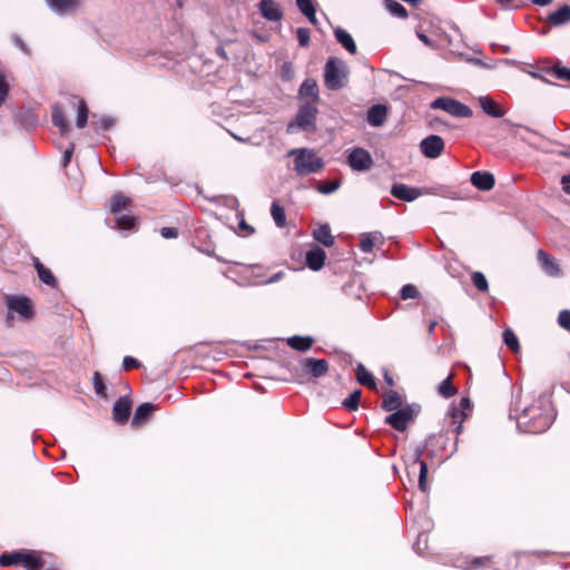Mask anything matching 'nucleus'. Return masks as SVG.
<instances>
[{"mask_svg":"<svg viewBox=\"0 0 570 570\" xmlns=\"http://www.w3.org/2000/svg\"><path fill=\"white\" fill-rule=\"evenodd\" d=\"M517 426L525 433H542L552 423L551 402L547 396L540 395L531 405L525 406L515 416Z\"/></svg>","mask_w":570,"mask_h":570,"instance_id":"f257e3e1","label":"nucleus"},{"mask_svg":"<svg viewBox=\"0 0 570 570\" xmlns=\"http://www.w3.org/2000/svg\"><path fill=\"white\" fill-rule=\"evenodd\" d=\"M287 156L293 157V169L302 177L317 174L324 167V160L312 148H294L287 153Z\"/></svg>","mask_w":570,"mask_h":570,"instance_id":"f03ea898","label":"nucleus"},{"mask_svg":"<svg viewBox=\"0 0 570 570\" xmlns=\"http://www.w3.org/2000/svg\"><path fill=\"white\" fill-rule=\"evenodd\" d=\"M350 68L347 63L336 57H330L324 67V85L327 89L336 91L348 85Z\"/></svg>","mask_w":570,"mask_h":570,"instance_id":"7ed1b4c3","label":"nucleus"},{"mask_svg":"<svg viewBox=\"0 0 570 570\" xmlns=\"http://www.w3.org/2000/svg\"><path fill=\"white\" fill-rule=\"evenodd\" d=\"M317 108L312 104L301 106L296 119L287 126V132H294L295 128L314 131L316 129Z\"/></svg>","mask_w":570,"mask_h":570,"instance_id":"20e7f679","label":"nucleus"},{"mask_svg":"<svg viewBox=\"0 0 570 570\" xmlns=\"http://www.w3.org/2000/svg\"><path fill=\"white\" fill-rule=\"evenodd\" d=\"M7 308L13 312L23 321H29L33 317V305L29 297L24 295H6L4 296Z\"/></svg>","mask_w":570,"mask_h":570,"instance_id":"39448f33","label":"nucleus"},{"mask_svg":"<svg viewBox=\"0 0 570 570\" xmlns=\"http://www.w3.org/2000/svg\"><path fill=\"white\" fill-rule=\"evenodd\" d=\"M431 109H441L451 116L468 118L472 116V110L459 100L449 97H439L434 99Z\"/></svg>","mask_w":570,"mask_h":570,"instance_id":"423d86ee","label":"nucleus"},{"mask_svg":"<svg viewBox=\"0 0 570 570\" xmlns=\"http://www.w3.org/2000/svg\"><path fill=\"white\" fill-rule=\"evenodd\" d=\"M391 194L397 199L404 202H413L422 195L433 194L431 188L411 187L402 183L394 184L391 188Z\"/></svg>","mask_w":570,"mask_h":570,"instance_id":"0eeeda50","label":"nucleus"},{"mask_svg":"<svg viewBox=\"0 0 570 570\" xmlns=\"http://www.w3.org/2000/svg\"><path fill=\"white\" fill-rule=\"evenodd\" d=\"M347 164L353 170L366 171L372 168L373 158L367 150L354 148L348 154Z\"/></svg>","mask_w":570,"mask_h":570,"instance_id":"6e6552de","label":"nucleus"},{"mask_svg":"<svg viewBox=\"0 0 570 570\" xmlns=\"http://www.w3.org/2000/svg\"><path fill=\"white\" fill-rule=\"evenodd\" d=\"M445 144L441 136L430 135L420 142L421 153L430 159L440 157L444 150Z\"/></svg>","mask_w":570,"mask_h":570,"instance_id":"1a4fd4ad","label":"nucleus"},{"mask_svg":"<svg viewBox=\"0 0 570 570\" xmlns=\"http://www.w3.org/2000/svg\"><path fill=\"white\" fill-rule=\"evenodd\" d=\"M414 416V410L411 406H405L386 416L385 422L395 430L403 432Z\"/></svg>","mask_w":570,"mask_h":570,"instance_id":"9d476101","label":"nucleus"},{"mask_svg":"<svg viewBox=\"0 0 570 570\" xmlns=\"http://www.w3.org/2000/svg\"><path fill=\"white\" fill-rule=\"evenodd\" d=\"M469 406L470 400L468 397H462L458 406H451L448 411V415L450 417V425L452 426V430L456 435H459L462 432V423L466 417L464 410L468 409Z\"/></svg>","mask_w":570,"mask_h":570,"instance_id":"9b49d317","label":"nucleus"},{"mask_svg":"<svg viewBox=\"0 0 570 570\" xmlns=\"http://www.w3.org/2000/svg\"><path fill=\"white\" fill-rule=\"evenodd\" d=\"M303 372L314 379L324 376L328 371V362L323 358L306 357L301 361Z\"/></svg>","mask_w":570,"mask_h":570,"instance_id":"f8f14e48","label":"nucleus"},{"mask_svg":"<svg viewBox=\"0 0 570 570\" xmlns=\"http://www.w3.org/2000/svg\"><path fill=\"white\" fill-rule=\"evenodd\" d=\"M538 262L542 268V271L551 276V277H560L562 275V269L558 263V261L543 249H539L537 253Z\"/></svg>","mask_w":570,"mask_h":570,"instance_id":"ddd939ff","label":"nucleus"},{"mask_svg":"<svg viewBox=\"0 0 570 570\" xmlns=\"http://www.w3.org/2000/svg\"><path fill=\"white\" fill-rule=\"evenodd\" d=\"M51 11L58 16H65L75 12L80 2L78 0H45Z\"/></svg>","mask_w":570,"mask_h":570,"instance_id":"4468645a","label":"nucleus"},{"mask_svg":"<svg viewBox=\"0 0 570 570\" xmlns=\"http://www.w3.org/2000/svg\"><path fill=\"white\" fill-rule=\"evenodd\" d=\"M261 14L268 21H279L283 18V11L274 0H261L259 4Z\"/></svg>","mask_w":570,"mask_h":570,"instance_id":"2eb2a0df","label":"nucleus"},{"mask_svg":"<svg viewBox=\"0 0 570 570\" xmlns=\"http://www.w3.org/2000/svg\"><path fill=\"white\" fill-rule=\"evenodd\" d=\"M131 403L126 396L119 397L112 409L114 420L118 423H125L130 415Z\"/></svg>","mask_w":570,"mask_h":570,"instance_id":"dca6fc26","label":"nucleus"},{"mask_svg":"<svg viewBox=\"0 0 570 570\" xmlns=\"http://www.w3.org/2000/svg\"><path fill=\"white\" fill-rule=\"evenodd\" d=\"M471 183L480 190L488 191L494 186V176L488 171H474L471 175Z\"/></svg>","mask_w":570,"mask_h":570,"instance_id":"f3484780","label":"nucleus"},{"mask_svg":"<svg viewBox=\"0 0 570 570\" xmlns=\"http://www.w3.org/2000/svg\"><path fill=\"white\" fill-rule=\"evenodd\" d=\"M423 451L421 449H417L415 452V458L411 465L407 466V470L414 469L416 464L420 465L419 471V488L422 492L428 491V483H426V475H428V463L423 460H421Z\"/></svg>","mask_w":570,"mask_h":570,"instance_id":"a211bd4d","label":"nucleus"},{"mask_svg":"<svg viewBox=\"0 0 570 570\" xmlns=\"http://www.w3.org/2000/svg\"><path fill=\"white\" fill-rule=\"evenodd\" d=\"M387 109L383 105L372 106L366 115V120L371 126L379 127L386 120Z\"/></svg>","mask_w":570,"mask_h":570,"instance_id":"6ab92c4d","label":"nucleus"},{"mask_svg":"<svg viewBox=\"0 0 570 570\" xmlns=\"http://www.w3.org/2000/svg\"><path fill=\"white\" fill-rule=\"evenodd\" d=\"M481 109L489 116L501 118L504 115L503 109L489 96H481L478 99Z\"/></svg>","mask_w":570,"mask_h":570,"instance_id":"aec40b11","label":"nucleus"},{"mask_svg":"<svg viewBox=\"0 0 570 570\" xmlns=\"http://www.w3.org/2000/svg\"><path fill=\"white\" fill-rule=\"evenodd\" d=\"M326 254L322 248H314L306 253V265L312 271H320L325 263Z\"/></svg>","mask_w":570,"mask_h":570,"instance_id":"412c9836","label":"nucleus"},{"mask_svg":"<svg viewBox=\"0 0 570 570\" xmlns=\"http://www.w3.org/2000/svg\"><path fill=\"white\" fill-rule=\"evenodd\" d=\"M335 38L338 43H341L350 53H356V45L352 36L341 27L335 28L334 30Z\"/></svg>","mask_w":570,"mask_h":570,"instance_id":"4be33fe9","label":"nucleus"},{"mask_svg":"<svg viewBox=\"0 0 570 570\" xmlns=\"http://www.w3.org/2000/svg\"><path fill=\"white\" fill-rule=\"evenodd\" d=\"M548 20L552 26H561L570 21V6L563 4L558 10L548 16Z\"/></svg>","mask_w":570,"mask_h":570,"instance_id":"5701e85b","label":"nucleus"},{"mask_svg":"<svg viewBox=\"0 0 570 570\" xmlns=\"http://www.w3.org/2000/svg\"><path fill=\"white\" fill-rule=\"evenodd\" d=\"M299 97L312 98L313 101L318 99V86L312 78H307L303 81L298 90Z\"/></svg>","mask_w":570,"mask_h":570,"instance_id":"b1692460","label":"nucleus"},{"mask_svg":"<svg viewBox=\"0 0 570 570\" xmlns=\"http://www.w3.org/2000/svg\"><path fill=\"white\" fill-rule=\"evenodd\" d=\"M356 380L360 384L367 386L372 390L376 389V382L372 375L371 372L366 370V367L363 364H357L356 366Z\"/></svg>","mask_w":570,"mask_h":570,"instance_id":"393cba45","label":"nucleus"},{"mask_svg":"<svg viewBox=\"0 0 570 570\" xmlns=\"http://www.w3.org/2000/svg\"><path fill=\"white\" fill-rule=\"evenodd\" d=\"M154 410L153 404L150 403H142L140 404L134 414L132 417V425H139L148 420V417L151 415Z\"/></svg>","mask_w":570,"mask_h":570,"instance_id":"a878e982","label":"nucleus"},{"mask_svg":"<svg viewBox=\"0 0 570 570\" xmlns=\"http://www.w3.org/2000/svg\"><path fill=\"white\" fill-rule=\"evenodd\" d=\"M52 124L59 128L61 134H66L69 130V124L65 117L62 109L59 106H55L51 112Z\"/></svg>","mask_w":570,"mask_h":570,"instance_id":"bb28decb","label":"nucleus"},{"mask_svg":"<svg viewBox=\"0 0 570 570\" xmlns=\"http://www.w3.org/2000/svg\"><path fill=\"white\" fill-rule=\"evenodd\" d=\"M35 267L38 273V277L42 283L51 287L57 286V281L49 268L43 266V264H41L39 261H36Z\"/></svg>","mask_w":570,"mask_h":570,"instance_id":"cd10ccee","label":"nucleus"},{"mask_svg":"<svg viewBox=\"0 0 570 570\" xmlns=\"http://www.w3.org/2000/svg\"><path fill=\"white\" fill-rule=\"evenodd\" d=\"M288 346L296 351H307L313 345V338L309 336H292L287 340Z\"/></svg>","mask_w":570,"mask_h":570,"instance_id":"c85d7f7f","label":"nucleus"},{"mask_svg":"<svg viewBox=\"0 0 570 570\" xmlns=\"http://www.w3.org/2000/svg\"><path fill=\"white\" fill-rule=\"evenodd\" d=\"M314 238L326 247H331L334 244V237L331 234V229L327 225L320 226L314 230Z\"/></svg>","mask_w":570,"mask_h":570,"instance_id":"c756f323","label":"nucleus"},{"mask_svg":"<svg viewBox=\"0 0 570 570\" xmlns=\"http://www.w3.org/2000/svg\"><path fill=\"white\" fill-rule=\"evenodd\" d=\"M401 404V396L396 392L390 391L387 394L384 395L382 407L385 411H397L400 410Z\"/></svg>","mask_w":570,"mask_h":570,"instance_id":"7c9ffc66","label":"nucleus"},{"mask_svg":"<svg viewBox=\"0 0 570 570\" xmlns=\"http://www.w3.org/2000/svg\"><path fill=\"white\" fill-rule=\"evenodd\" d=\"M383 6L394 17H397V18H406L407 17L406 9L396 0H384Z\"/></svg>","mask_w":570,"mask_h":570,"instance_id":"2f4dec72","label":"nucleus"},{"mask_svg":"<svg viewBox=\"0 0 570 570\" xmlns=\"http://www.w3.org/2000/svg\"><path fill=\"white\" fill-rule=\"evenodd\" d=\"M130 205V199L121 194H117L111 198V213L119 215L121 210L127 209Z\"/></svg>","mask_w":570,"mask_h":570,"instance_id":"473e14b6","label":"nucleus"},{"mask_svg":"<svg viewBox=\"0 0 570 570\" xmlns=\"http://www.w3.org/2000/svg\"><path fill=\"white\" fill-rule=\"evenodd\" d=\"M21 564L27 570H39L43 566V561L36 554L23 553L21 558Z\"/></svg>","mask_w":570,"mask_h":570,"instance_id":"72a5a7b5","label":"nucleus"},{"mask_svg":"<svg viewBox=\"0 0 570 570\" xmlns=\"http://www.w3.org/2000/svg\"><path fill=\"white\" fill-rule=\"evenodd\" d=\"M116 225L119 229L130 230L136 227L137 219L130 215H116Z\"/></svg>","mask_w":570,"mask_h":570,"instance_id":"f704fd0d","label":"nucleus"},{"mask_svg":"<svg viewBox=\"0 0 570 570\" xmlns=\"http://www.w3.org/2000/svg\"><path fill=\"white\" fill-rule=\"evenodd\" d=\"M271 215L278 227H284L286 222L285 210L277 203H273L271 207Z\"/></svg>","mask_w":570,"mask_h":570,"instance_id":"c9c22d12","label":"nucleus"},{"mask_svg":"<svg viewBox=\"0 0 570 570\" xmlns=\"http://www.w3.org/2000/svg\"><path fill=\"white\" fill-rule=\"evenodd\" d=\"M503 342L512 352H519V340L511 328L504 330Z\"/></svg>","mask_w":570,"mask_h":570,"instance_id":"e433bc0d","label":"nucleus"},{"mask_svg":"<svg viewBox=\"0 0 570 570\" xmlns=\"http://www.w3.org/2000/svg\"><path fill=\"white\" fill-rule=\"evenodd\" d=\"M361 395H362V391L361 390H355L353 391L348 397H346L344 401H343V406L347 410V411H355L357 410L358 407V404H360V400H361Z\"/></svg>","mask_w":570,"mask_h":570,"instance_id":"4c0bfd02","label":"nucleus"},{"mask_svg":"<svg viewBox=\"0 0 570 570\" xmlns=\"http://www.w3.org/2000/svg\"><path fill=\"white\" fill-rule=\"evenodd\" d=\"M88 120V108L83 100L78 101L77 120L76 125L78 128H83Z\"/></svg>","mask_w":570,"mask_h":570,"instance_id":"58836bf2","label":"nucleus"},{"mask_svg":"<svg viewBox=\"0 0 570 570\" xmlns=\"http://www.w3.org/2000/svg\"><path fill=\"white\" fill-rule=\"evenodd\" d=\"M22 557H23V553H20V552L1 554L0 556V566L9 567V566L21 563Z\"/></svg>","mask_w":570,"mask_h":570,"instance_id":"ea45409f","label":"nucleus"},{"mask_svg":"<svg viewBox=\"0 0 570 570\" xmlns=\"http://www.w3.org/2000/svg\"><path fill=\"white\" fill-rule=\"evenodd\" d=\"M438 391L444 397L453 396L456 393V390L452 385L451 376H448L445 380L441 382Z\"/></svg>","mask_w":570,"mask_h":570,"instance_id":"a19ab883","label":"nucleus"},{"mask_svg":"<svg viewBox=\"0 0 570 570\" xmlns=\"http://www.w3.org/2000/svg\"><path fill=\"white\" fill-rule=\"evenodd\" d=\"M472 283L480 292H487L489 289L488 281L481 272H474L472 274Z\"/></svg>","mask_w":570,"mask_h":570,"instance_id":"79ce46f5","label":"nucleus"},{"mask_svg":"<svg viewBox=\"0 0 570 570\" xmlns=\"http://www.w3.org/2000/svg\"><path fill=\"white\" fill-rule=\"evenodd\" d=\"M374 247V237L372 234H362L360 239V249L363 253H371Z\"/></svg>","mask_w":570,"mask_h":570,"instance_id":"37998d69","label":"nucleus"},{"mask_svg":"<svg viewBox=\"0 0 570 570\" xmlns=\"http://www.w3.org/2000/svg\"><path fill=\"white\" fill-rule=\"evenodd\" d=\"M340 180L326 181L317 187V191L323 195H328L336 191L340 188Z\"/></svg>","mask_w":570,"mask_h":570,"instance_id":"c03bdc74","label":"nucleus"},{"mask_svg":"<svg viewBox=\"0 0 570 570\" xmlns=\"http://www.w3.org/2000/svg\"><path fill=\"white\" fill-rule=\"evenodd\" d=\"M402 299L417 298L420 293L417 288L412 284H406L401 288Z\"/></svg>","mask_w":570,"mask_h":570,"instance_id":"a18cd8bd","label":"nucleus"},{"mask_svg":"<svg viewBox=\"0 0 570 570\" xmlns=\"http://www.w3.org/2000/svg\"><path fill=\"white\" fill-rule=\"evenodd\" d=\"M552 73L560 80L570 81V68L556 65L552 67Z\"/></svg>","mask_w":570,"mask_h":570,"instance_id":"49530a36","label":"nucleus"},{"mask_svg":"<svg viewBox=\"0 0 570 570\" xmlns=\"http://www.w3.org/2000/svg\"><path fill=\"white\" fill-rule=\"evenodd\" d=\"M297 40L301 47H306L309 45L311 32L307 28H298L296 31Z\"/></svg>","mask_w":570,"mask_h":570,"instance_id":"de8ad7c7","label":"nucleus"},{"mask_svg":"<svg viewBox=\"0 0 570 570\" xmlns=\"http://www.w3.org/2000/svg\"><path fill=\"white\" fill-rule=\"evenodd\" d=\"M9 94V83L7 82L6 75L0 70V106L4 102Z\"/></svg>","mask_w":570,"mask_h":570,"instance_id":"09e8293b","label":"nucleus"},{"mask_svg":"<svg viewBox=\"0 0 570 570\" xmlns=\"http://www.w3.org/2000/svg\"><path fill=\"white\" fill-rule=\"evenodd\" d=\"M94 386L98 395L106 396V386L102 382L101 375L98 372L94 373Z\"/></svg>","mask_w":570,"mask_h":570,"instance_id":"8fccbe9b","label":"nucleus"},{"mask_svg":"<svg viewBox=\"0 0 570 570\" xmlns=\"http://www.w3.org/2000/svg\"><path fill=\"white\" fill-rule=\"evenodd\" d=\"M558 324L560 327L570 331V311L562 309L558 315Z\"/></svg>","mask_w":570,"mask_h":570,"instance_id":"3c124183","label":"nucleus"},{"mask_svg":"<svg viewBox=\"0 0 570 570\" xmlns=\"http://www.w3.org/2000/svg\"><path fill=\"white\" fill-rule=\"evenodd\" d=\"M296 6L302 14L316 9L314 0H296Z\"/></svg>","mask_w":570,"mask_h":570,"instance_id":"603ef678","label":"nucleus"},{"mask_svg":"<svg viewBox=\"0 0 570 570\" xmlns=\"http://www.w3.org/2000/svg\"><path fill=\"white\" fill-rule=\"evenodd\" d=\"M283 276H284L283 272H277L276 274H274L273 276H271L266 281H253V282H249L248 284L253 285V286H259V285H265V284H273V283H276L279 279H282Z\"/></svg>","mask_w":570,"mask_h":570,"instance_id":"864d4df0","label":"nucleus"},{"mask_svg":"<svg viewBox=\"0 0 570 570\" xmlns=\"http://www.w3.org/2000/svg\"><path fill=\"white\" fill-rule=\"evenodd\" d=\"M122 366L126 371H129L131 368H138L140 366V363L132 356H125L122 361Z\"/></svg>","mask_w":570,"mask_h":570,"instance_id":"5fc2aeb1","label":"nucleus"},{"mask_svg":"<svg viewBox=\"0 0 570 570\" xmlns=\"http://www.w3.org/2000/svg\"><path fill=\"white\" fill-rule=\"evenodd\" d=\"M160 235L164 238H176L178 236V229L175 227H163L160 229Z\"/></svg>","mask_w":570,"mask_h":570,"instance_id":"6e6d98bb","label":"nucleus"},{"mask_svg":"<svg viewBox=\"0 0 570 570\" xmlns=\"http://www.w3.org/2000/svg\"><path fill=\"white\" fill-rule=\"evenodd\" d=\"M12 40L14 42V45L24 53H29V48L27 47V45L24 43V41L18 37V36H13L12 37Z\"/></svg>","mask_w":570,"mask_h":570,"instance_id":"4d7b16f0","label":"nucleus"},{"mask_svg":"<svg viewBox=\"0 0 570 570\" xmlns=\"http://www.w3.org/2000/svg\"><path fill=\"white\" fill-rule=\"evenodd\" d=\"M114 125V120L110 117H102L99 120V127L102 130H108Z\"/></svg>","mask_w":570,"mask_h":570,"instance_id":"13d9d810","label":"nucleus"},{"mask_svg":"<svg viewBox=\"0 0 570 570\" xmlns=\"http://www.w3.org/2000/svg\"><path fill=\"white\" fill-rule=\"evenodd\" d=\"M73 148H75V146L70 145V147L65 150L63 160H62V165L65 167L69 164V161H70V159L72 157Z\"/></svg>","mask_w":570,"mask_h":570,"instance_id":"bf43d9fd","label":"nucleus"},{"mask_svg":"<svg viewBox=\"0 0 570 570\" xmlns=\"http://www.w3.org/2000/svg\"><path fill=\"white\" fill-rule=\"evenodd\" d=\"M303 14L307 18V20H308L313 26L317 27V24H318V20H317V18H316V9H314V10H312V11L307 12V13H303Z\"/></svg>","mask_w":570,"mask_h":570,"instance_id":"052dcab7","label":"nucleus"},{"mask_svg":"<svg viewBox=\"0 0 570 570\" xmlns=\"http://www.w3.org/2000/svg\"><path fill=\"white\" fill-rule=\"evenodd\" d=\"M303 14L307 18V20H308L313 26L317 27V24H318V20H317V18H316V9H314V10H312V11L307 12V13H303Z\"/></svg>","mask_w":570,"mask_h":570,"instance_id":"680f3d73","label":"nucleus"},{"mask_svg":"<svg viewBox=\"0 0 570 570\" xmlns=\"http://www.w3.org/2000/svg\"><path fill=\"white\" fill-rule=\"evenodd\" d=\"M14 313L13 312H10L8 309V314L6 316V325L7 327H12L13 326V321H14V317H13Z\"/></svg>","mask_w":570,"mask_h":570,"instance_id":"e2e57ef3","label":"nucleus"},{"mask_svg":"<svg viewBox=\"0 0 570 570\" xmlns=\"http://www.w3.org/2000/svg\"><path fill=\"white\" fill-rule=\"evenodd\" d=\"M23 122L28 126H35L37 124V119L35 118V116L32 114H29L26 119L23 120Z\"/></svg>","mask_w":570,"mask_h":570,"instance_id":"0e129e2a","label":"nucleus"},{"mask_svg":"<svg viewBox=\"0 0 570 570\" xmlns=\"http://www.w3.org/2000/svg\"><path fill=\"white\" fill-rule=\"evenodd\" d=\"M504 122H505L507 125H509V127L511 128V132H512L514 136H518V130H517V129H518V128H520V126H519V125H517V124L511 122V121H510V120H508V119H505V120H504Z\"/></svg>","mask_w":570,"mask_h":570,"instance_id":"69168bd1","label":"nucleus"},{"mask_svg":"<svg viewBox=\"0 0 570 570\" xmlns=\"http://www.w3.org/2000/svg\"><path fill=\"white\" fill-rule=\"evenodd\" d=\"M417 37H419V39H420L422 42H424L425 45H428V46H429V45L431 43V41H430V39L428 38V36H426V35H424V33H417Z\"/></svg>","mask_w":570,"mask_h":570,"instance_id":"338daca9","label":"nucleus"},{"mask_svg":"<svg viewBox=\"0 0 570 570\" xmlns=\"http://www.w3.org/2000/svg\"><path fill=\"white\" fill-rule=\"evenodd\" d=\"M384 380H385L387 385H390V386L394 385V381H393V379L391 377V375L387 372H385V374H384Z\"/></svg>","mask_w":570,"mask_h":570,"instance_id":"774afa93","label":"nucleus"}]
</instances>
